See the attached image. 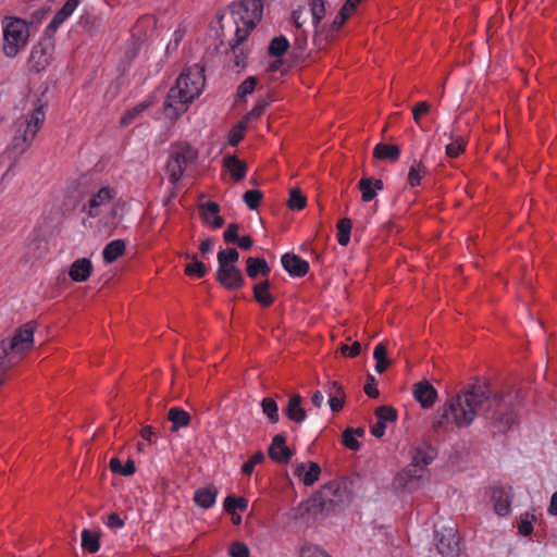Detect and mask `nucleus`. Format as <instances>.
Listing matches in <instances>:
<instances>
[{"label": "nucleus", "mask_w": 557, "mask_h": 557, "mask_svg": "<svg viewBox=\"0 0 557 557\" xmlns=\"http://www.w3.org/2000/svg\"><path fill=\"white\" fill-rule=\"evenodd\" d=\"M346 20L347 17L343 13L338 12L331 24V32H337Z\"/></svg>", "instance_id": "69168bd1"}, {"label": "nucleus", "mask_w": 557, "mask_h": 557, "mask_svg": "<svg viewBox=\"0 0 557 557\" xmlns=\"http://www.w3.org/2000/svg\"><path fill=\"white\" fill-rule=\"evenodd\" d=\"M386 354H387L386 347L383 343H381L375 346V348L373 350V358L375 360L387 359Z\"/></svg>", "instance_id": "338daca9"}, {"label": "nucleus", "mask_w": 557, "mask_h": 557, "mask_svg": "<svg viewBox=\"0 0 557 557\" xmlns=\"http://www.w3.org/2000/svg\"><path fill=\"white\" fill-rule=\"evenodd\" d=\"M293 473L306 486L312 485L318 481L321 468L317 462H298L293 467Z\"/></svg>", "instance_id": "dca6fc26"}, {"label": "nucleus", "mask_w": 557, "mask_h": 557, "mask_svg": "<svg viewBox=\"0 0 557 557\" xmlns=\"http://www.w3.org/2000/svg\"><path fill=\"white\" fill-rule=\"evenodd\" d=\"M281 261L284 270L290 275L304 276L309 271V263L294 253H285Z\"/></svg>", "instance_id": "6ab92c4d"}, {"label": "nucleus", "mask_w": 557, "mask_h": 557, "mask_svg": "<svg viewBox=\"0 0 557 557\" xmlns=\"http://www.w3.org/2000/svg\"><path fill=\"white\" fill-rule=\"evenodd\" d=\"M364 393L371 398H376L379 396V389L373 375L368 376V382L364 385Z\"/></svg>", "instance_id": "13d9d810"}, {"label": "nucleus", "mask_w": 557, "mask_h": 557, "mask_svg": "<svg viewBox=\"0 0 557 557\" xmlns=\"http://www.w3.org/2000/svg\"><path fill=\"white\" fill-rule=\"evenodd\" d=\"M513 406L512 396L491 395L485 383L476 382L438 410L433 426L436 430H446L453 425L462 429L469 426L476 414H481L492 420L500 431H505L518 421Z\"/></svg>", "instance_id": "f257e3e1"}, {"label": "nucleus", "mask_w": 557, "mask_h": 557, "mask_svg": "<svg viewBox=\"0 0 557 557\" xmlns=\"http://www.w3.org/2000/svg\"><path fill=\"white\" fill-rule=\"evenodd\" d=\"M44 121V110L36 108L15 122L14 136L5 150L9 159L16 160L30 147Z\"/></svg>", "instance_id": "7ed1b4c3"}, {"label": "nucleus", "mask_w": 557, "mask_h": 557, "mask_svg": "<svg viewBox=\"0 0 557 557\" xmlns=\"http://www.w3.org/2000/svg\"><path fill=\"white\" fill-rule=\"evenodd\" d=\"M486 495L493 504L494 512L504 517L511 511L513 498L512 487L504 484H494L487 487Z\"/></svg>", "instance_id": "9d476101"}, {"label": "nucleus", "mask_w": 557, "mask_h": 557, "mask_svg": "<svg viewBox=\"0 0 557 557\" xmlns=\"http://www.w3.org/2000/svg\"><path fill=\"white\" fill-rule=\"evenodd\" d=\"M228 14L235 24V48L240 45L249 33L261 21L263 14V0H238L228 7Z\"/></svg>", "instance_id": "20e7f679"}, {"label": "nucleus", "mask_w": 557, "mask_h": 557, "mask_svg": "<svg viewBox=\"0 0 557 557\" xmlns=\"http://www.w3.org/2000/svg\"><path fill=\"white\" fill-rule=\"evenodd\" d=\"M262 412L267 416L271 423H276L280 420L278 407L274 399L263 398L261 401Z\"/></svg>", "instance_id": "c03bdc74"}, {"label": "nucleus", "mask_w": 557, "mask_h": 557, "mask_svg": "<svg viewBox=\"0 0 557 557\" xmlns=\"http://www.w3.org/2000/svg\"><path fill=\"white\" fill-rule=\"evenodd\" d=\"M198 159V150L187 143H178L172 147L166 164L170 181L177 183L185 171Z\"/></svg>", "instance_id": "0eeeda50"}, {"label": "nucleus", "mask_w": 557, "mask_h": 557, "mask_svg": "<svg viewBox=\"0 0 557 557\" xmlns=\"http://www.w3.org/2000/svg\"><path fill=\"white\" fill-rule=\"evenodd\" d=\"M106 524L110 529H122L125 522L117 513H111L108 517Z\"/></svg>", "instance_id": "052dcab7"}, {"label": "nucleus", "mask_w": 557, "mask_h": 557, "mask_svg": "<svg viewBox=\"0 0 557 557\" xmlns=\"http://www.w3.org/2000/svg\"><path fill=\"white\" fill-rule=\"evenodd\" d=\"M239 259V253L234 248L222 249L218 252V264L235 265Z\"/></svg>", "instance_id": "49530a36"}, {"label": "nucleus", "mask_w": 557, "mask_h": 557, "mask_svg": "<svg viewBox=\"0 0 557 557\" xmlns=\"http://www.w3.org/2000/svg\"><path fill=\"white\" fill-rule=\"evenodd\" d=\"M326 394L332 411H339L343 408L345 398L343 386L336 381L330 382L326 386Z\"/></svg>", "instance_id": "cd10ccee"}, {"label": "nucleus", "mask_w": 557, "mask_h": 557, "mask_svg": "<svg viewBox=\"0 0 557 557\" xmlns=\"http://www.w3.org/2000/svg\"><path fill=\"white\" fill-rule=\"evenodd\" d=\"M263 460V454L258 451L253 454L248 461H246L242 467V472L245 474H251L256 465L260 463Z\"/></svg>", "instance_id": "603ef678"}, {"label": "nucleus", "mask_w": 557, "mask_h": 557, "mask_svg": "<svg viewBox=\"0 0 557 557\" xmlns=\"http://www.w3.org/2000/svg\"><path fill=\"white\" fill-rule=\"evenodd\" d=\"M248 508V500L244 497L227 496L224 499V509L233 513L236 509L245 511Z\"/></svg>", "instance_id": "a18cd8bd"}, {"label": "nucleus", "mask_w": 557, "mask_h": 557, "mask_svg": "<svg viewBox=\"0 0 557 557\" xmlns=\"http://www.w3.org/2000/svg\"><path fill=\"white\" fill-rule=\"evenodd\" d=\"M92 269V263L88 258H79L71 264L69 276L73 282H85L91 275Z\"/></svg>", "instance_id": "aec40b11"}, {"label": "nucleus", "mask_w": 557, "mask_h": 557, "mask_svg": "<svg viewBox=\"0 0 557 557\" xmlns=\"http://www.w3.org/2000/svg\"><path fill=\"white\" fill-rule=\"evenodd\" d=\"M289 48V41L287 40V38L285 36H277V37H274L270 45H269V54L273 55V57H281L283 55L287 49Z\"/></svg>", "instance_id": "79ce46f5"}, {"label": "nucleus", "mask_w": 557, "mask_h": 557, "mask_svg": "<svg viewBox=\"0 0 557 557\" xmlns=\"http://www.w3.org/2000/svg\"><path fill=\"white\" fill-rule=\"evenodd\" d=\"M351 220L348 218H344L339 220L337 224V242L341 246H346L350 239V231H351Z\"/></svg>", "instance_id": "37998d69"}, {"label": "nucleus", "mask_w": 557, "mask_h": 557, "mask_svg": "<svg viewBox=\"0 0 557 557\" xmlns=\"http://www.w3.org/2000/svg\"><path fill=\"white\" fill-rule=\"evenodd\" d=\"M536 517L531 511H524L519 517L518 531L523 536H529L533 532V522Z\"/></svg>", "instance_id": "a19ab883"}, {"label": "nucleus", "mask_w": 557, "mask_h": 557, "mask_svg": "<svg viewBox=\"0 0 557 557\" xmlns=\"http://www.w3.org/2000/svg\"><path fill=\"white\" fill-rule=\"evenodd\" d=\"M206 84L203 67L195 64L180 75L164 101V114L169 119H177L188 106L202 92Z\"/></svg>", "instance_id": "f03ea898"}, {"label": "nucleus", "mask_w": 557, "mask_h": 557, "mask_svg": "<svg viewBox=\"0 0 557 557\" xmlns=\"http://www.w3.org/2000/svg\"><path fill=\"white\" fill-rule=\"evenodd\" d=\"M310 14L312 18V25L315 29V34L319 33L321 21L326 14V5L324 0H312L309 4Z\"/></svg>", "instance_id": "72a5a7b5"}, {"label": "nucleus", "mask_w": 557, "mask_h": 557, "mask_svg": "<svg viewBox=\"0 0 557 557\" xmlns=\"http://www.w3.org/2000/svg\"><path fill=\"white\" fill-rule=\"evenodd\" d=\"M343 444L351 450H357L359 448L360 444L358 442V437L355 435V432H352V429H347L344 431Z\"/></svg>", "instance_id": "3c124183"}, {"label": "nucleus", "mask_w": 557, "mask_h": 557, "mask_svg": "<svg viewBox=\"0 0 557 557\" xmlns=\"http://www.w3.org/2000/svg\"><path fill=\"white\" fill-rule=\"evenodd\" d=\"M35 326L26 323L20 326L11 337L0 342V371L1 373L15 364L23 354L34 346Z\"/></svg>", "instance_id": "39448f33"}, {"label": "nucleus", "mask_w": 557, "mask_h": 557, "mask_svg": "<svg viewBox=\"0 0 557 557\" xmlns=\"http://www.w3.org/2000/svg\"><path fill=\"white\" fill-rule=\"evenodd\" d=\"M547 512L550 516H557V492L553 493V495L550 497V503L547 508Z\"/></svg>", "instance_id": "774afa93"}, {"label": "nucleus", "mask_w": 557, "mask_h": 557, "mask_svg": "<svg viewBox=\"0 0 557 557\" xmlns=\"http://www.w3.org/2000/svg\"><path fill=\"white\" fill-rule=\"evenodd\" d=\"M436 456L435 449L428 444H420L412 450L411 462L426 469Z\"/></svg>", "instance_id": "393cba45"}, {"label": "nucleus", "mask_w": 557, "mask_h": 557, "mask_svg": "<svg viewBox=\"0 0 557 557\" xmlns=\"http://www.w3.org/2000/svg\"><path fill=\"white\" fill-rule=\"evenodd\" d=\"M110 470L113 473H117L124 476H128L135 473L136 467L132 459H128L123 466L119 458H112L109 462Z\"/></svg>", "instance_id": "c9c22d12"}, {"label": "nucleus", "mask_w": 557, "mask_h": 557, "mask_svg": "<svg viewBox=\"0 0 557 557\" xmlns=\"http://www.w3.org/2000/svg\"><path fill=\"white\" fill-rule=\"evenodd\" d=\"M270 272V268L264 259L252 258L247 259V274L249 277L255 278L258 274L267 275Z\"/></svg>", "instance_id": "f704fd0d"}, {"label": "nucleus", "mask_w": 557, "mask_h": 557, "mask_svg": "<svg viewBox=\"0 0 557 557\" xmlns=\"http://www.w3.org/2000/svg\"><path fill=\"white\" fill-rule=\"evenodd\" d=\"M223 168L225 171L230 173L231 177L236 182L242 181L246 176L247 165L236 156L224 157Z\"/></svg>", "instance_id": "a878e982"}, {"label": "nucleus", "mask_w": 557, "mask_h": 557, "mask_svg": "<svg viewBox=\"0 0 557 557\" xmlns=\"http://www.w3.org/2000/svg\"><path fill=\"white\" fill-rule=\"evenodd\" d=\"M435 545L443 557L458 555L457 531L453 525H435Z\"/></svg>", "instance_id": "9b49d317"}, {"label": "nucleus", "mask_w": 557, "mask_h": 557, "mask_svg": "<svg viewBox=\"0 0 557 557\" xmlns=\"http://www.w3.org/2000/svg\"><path fill=\"white\" fill-rule=\"evenodd\" d=\"M116 193L109 186H102L88 195L82 206V211L89 218H97L104 213L110 207Z\"/></svg>", "instance_id": "1a4fd4ad"}, {"label": "nucleus", "mask_w": 557, "mask_h": 557, "mask_svg": "<svg viewBox=\"0 0 557 557\" xmlns=\"http://www.w3.org/2000/svg\"><path fill=\"white\" fill-rule=\"evenodd\" d=\"M351 483L335 480L326 483L319 492L320 505L325 510L342 508L351 502Z\"/></svg>", "instance_id": "6e6552de"}, {"label": "nucleus", "mask_w": 557, "mask_h": 557, "mask_svg": "<svg viewBox=\"0 0 557 557\" xmlns=\"http://www.w3.org/2000/svg\"><path fill=\"white\" fill-rule=\"evenodd\" d=\"M257 81L253 76L247 77L238 87V96L246 97L251 94L256 87Z\"/></svg>", "instance_id": "5fc2aeb1"}, {"label": "nucleus", "mask_w": 557, "mask_h": 557, "mask_svg": "<svg viewBox=\"0 0 557 557\" xmlns=\"http://www.w3.org/2000/svg\"><path fill=\"white\" fill-rule=\"evenodd\" d=\"M373 156L380 160L395 162L400 157V149L395 145L377 144L373 149Z\"/></svg>", "instance_id": "2f4dec72"}, {"label": "nucleus", "mask_w": 557, "mask_h": 557, "mask_svg": "<svg viewBox=\"0 0 557 557\" xmlns=\"http://www.w3.org/2000/svg\"><path fill=\"white\" fill-rule=\"evenodd\" d=\"M269 455L277 462H287L292 458L293 451L285 445L284 435L277 434L273 437L269 448Z\"/></svg>", "instance_id": "412c9836"}, {"label": "nucleus", "mask_w": 557, "mask_h": 557, "mask_svg": "<svg viewBox=\"0 0 557 557\" xmlns=\"http://www.w3.org/2000/svg\"><path fill=\"white\" fill-rule=\"evenodd\" d=\"M231 557H249L250 552L248 546L243 542H234L228 548Z\"/></svg>", "instance_id": "8fccbe9b"}, {"label": "nucleus", "mask_w": 557, "mask_h": 557, "mask_svg": "<svg viewBox=\"0 0 557 557\" xmlns=\"http://www.w3.org/2000/svg\"><path fill=\"white\" fill-rule=\"evenodd\" d=\"M81 0H66L47 26V33H54L74 13Z\"/></svg>", "instance_id": "a211bd4d"}, {"label": "nucleus", "mask_w": 557, "mask_h": 557, "mask_svg": "<svg viewBox=\"0 0 557 557\" xmlns=\"http://www.w3.org/2000/svg\"><path fill=\"white\" fill-rule=\"evenodd\" d=\"M359 189L361 190V200L369 202L374 199L377 191L383 189V182L372 177H363L359 182Z\"/></svg>", "instance_id": "bb28decb"}, {"label": "nucleus", "mask_w": 557, "mask_h": 557, "mask_svg": "<svg viewBox=\"0 0 557 557\" xmlns=\"http://www.w3.org/2000/svg\"><path fill=\"white\" fill-rule=\"evenodd\" d=\"M412 395H413V398L424 409L432 407L437 399V391L426 380L417 382L413 385Z\"/></svg>", "instance_id": "4468645a"}, {"label": "nucleus", "mask_w": 557, "mask_h": 557, "mask_svg": "<svg viewBox=\"0 0 557 557\" xmlns=\"http://www.w3.org/2000/svg\"><path fill=\"white\" fill-rule=\"evenodd\" d=\"M238 232V225L235 223H232L227 226V228L224 231L223 237L226 243H236L239 238L237 235Z\"/></svg>", "instance_id": "4d7b16f0"}, {"label": "nucleus", "mask_w": 557, "mask_h": 557, "mask_svg": "<svg viewBox=\"0 0 557 557\" xmlns=\"http://www.w3.org/2000/svg\"><path fill=\"white\" fill-rule=\"evenodd\" d=\"M52 60V46L50 44H38L32 48L28 59V66L32 71H44Z\"/></svg>", "instance_id": "ddd939ff"}, {"label": "nucleus", "mask_w": 557, "mask_h": 557, "mask_svg": "<svg viewBox=\"0 0 557 557\" xmlns=\"http://www.w3.org/2000/svg\"><path fill=\"white\" fill-rule=\"evenodd\" d=\"M361 346L358 342H355L352 345H343L341 351L346 357H356L360 354Z\"/></svg>", "instance_id": "bf43d9fd"}, {"label": "nucleus", "mask_w": 557, "mask_h": 557, "mask_svg": "<svg viewBox=\"0 0 557 557\" xmlns=\"http://www.w3.org/2000/svg\"><path fill=\"white\" fill-rule=\"evenodd\" d=\"M300 557H329V555L318 546L305 545L300 549Z\"/></svg>", "instance_id": "864d4df0"}, {"label": "nucleus", "mask_w": 557, "mask_h": 557, "mask_svg": "<svg viewBox=\"0 0 557 557\" xmlns=\"http://www.w3.org/2000/svg\"><path fill=\"white\" fill-rule=\"evenodd\" d=\"M426 174V169L421 161L414 160L409 169L408 183L411 187L418 186Z\"/></svg>", "instance_id": "58836bf2"}, {"label": "nucleus", "mask_w": 557, "mask_h": 557, "mask_svg": "<svg viewBox=\"0 0 557 557\" xmlns=\"http://www.w3.org/2000/svg\"><path fill=\"white\" fill-rule=\"evenodd\" d=\"M190 262L185 268V273L189 276L202 277L207 274L208 270L203 262L199 261L196 256L187 255Z\"/></svg>", "instance_id": "ea45409f"}, {"label": "nucleus", "mask_w": 557, "mask_h": 557, "mask_svg": "<svg viewBox=\"0 0 557 557\" xmlns=\"http://www.w3.org/2000/svg\"><path fill=\"white\" fill-rule=\"evenodd\" d=\"M377 421L371 428V434L375 437H382L385 434L386 423L395 421L396 410L388 406H381L375 411Z\"/></svg>", "instance_id": "f3484780"}, {"label": "nucleus", "mask_w": 557, "mask_h": 557, "mask_svg": "<svg viewBox=\"0 0 557 557\" xmlns=\"http://www.w3.org/2000/svg\"><path fill=\"white\" fill-rule=\"evenodd\" d=\"M3 53L8 58L16 57L25 49L30 35V24L16 16H4L1 21Z\"/></svg>", "instance_id": "423d86ee"}, {"label": "nucleus", "mask_w": 557, "mask_h": 557, "mask_svg": "<svg viewBox=\"0 0 557 557\" xmlns=\"http://www.w3.org/2000/svg\"><path fill=\"white\" fill-rule=\"evenodd\" d=\"M425 475L426 469L410 462V465L398 474L397 480L404 487L414 490L419 486L420 482L425 479Z\"/></svg>", "instance_id": "2eb2a0df"}, {"label": "nucleus", "mask_w": 557, "mask_h": 557, "mask_svg": "<svg viewBox=\"0 0 557 557\" xmlns=\"http://www.w3.org/2000/svg\"><path fill=\"white\" fill-rule=\"evenodd\" d=\"M361 0H347L343 8L341 9V13H343L347 18L352 14V12L355 11L357 4L360 2Z\"/></svg>", "instance_id": "e2e57ef3"}, {"label": "nucleus", "mask_w": 557, "mask_h": 557, "mask_svg": "<svg viewBox=\"0 0 557 557\" xmlns=\"http://www.w3.org/2000/svg\"><path fill=\"white\" fill-rule=\"evenodd\" d=\"M306 206V197L299 189H292L288 199V207L292 210H301Z\"/></svg>", "instance_id": "de8ad7c7"}, {"label": "nucleus", "mask_w": 557, "mask_h": 557, "mask_svg": "<svg viewBox=\"0 0 557 557\" xmlns=\"http://www.w3.org/2000/svg\"><path fill=\"white\" fill-rule=\"evenodd\" d=\"M218 497V490L213 485L200 487L194 493V502L202 509H209L214 506Z\"/></svg>", "instance_id": "5701e85b"}, {"label": "nucleus", "mask_w": 557, "mask_h": 557, "mask_svg": "<svg viewBox=\"0 0 557 557\" xmlns=\"http://www.w3.org/2000/svg\"><path fill=\"white\" fill-rule=\"evenodd\" d=\"M292 17H293V21H294L296 27L297 28H302V26L306 23V18L304 16V9L302 8H298L296 10H294L293 14H292Z\"/></svg>", "instance_id": "0e129e2a"}, {"label": "nucleus", "mask_w": 557, "mask_h": 557, "mask_svg": "<svg viewBox=\"0 0 557 557\" xmlns=\"http://www.w3.org/2000/svg\"><path fill=\"white\" fill-rule=\"evenodd\" d=\"M243 126L233 128L228 136V143L231 146H236L243 139Z\"/></svg>", "instance_id": "680f3d73"}, {"label": "nucleus", "mask_w": 557, "mask_h": 557, "mask_svg": "<svg viewBox=\"0 0 557 557\" xmlns=\"http://www.w3.org/2000/svg\"><path fill=\"white\" fill-rule=\"evenodd\" d=\"M301 403L302 398L300 395H294L289 398L283 411L290 421L301 423L306 420L307 413L301 407Z\"/></svg>", "instance_id": "b1692460"}, {"label": "nucleus", "mask_w": 557, "mask_h": 557, "mask_svg": "<svg viewBox=\"0 0 557 557\" xmlns=\"http://www.w3.org/2000/svg\"><path fill=\"white\" fill-rule=\"evenodd\" d=\"M216 280L227 289H239L244 284V276L236 265L219 264Z\"/></svg>", "instance_id": "f8f14e48"}, {"label": "nucleus", "mask_w": 557, "mask_h": 557, "mask_svg": "<svg viewBox=\"0 0 557 557\" xmlns=\"http://www.w3.org/2000/svg\"><path fill=\"white\" fill-rule=\"evenodd\" d=\"M269 282L265 281L253 287V296L256 300L264 307H268L273 302V297L269 292Z\"/></svg>", "instance_id": "e433bc0d"}, {"label": "nucleus", "mask_w": 557, "mask_h": 557, "mask_svg": "<svg viewBox=\"0 0 557 557\" xmlns=\"http://www.w3.org/2000/svg\"><path fill=\"white\" fill-rule=\"evenodd\" d=\"M126 245L122 239H114L107 244L102 250V257L106 263L114 262L125 251Z\"/></svg>", "instance_id": "c756f323"}, {"label": "nucleus", "mask_w": 557, "mask_h": 557, "mask_svg": "<svg viewBox=\"0 0 557 557\" xmlns=\"http://www.w3.org/2000/svg\"><path fill=\"white\" fill-rule=\"evenodd\" d=\"M430 108L426 101H420L413 107L412 116L417 124H420L421 117L430 111Z\"/></svg>", "instance_id": "6e6d98bb"}, {"label": "nucleus", "mask_w": 557, "mask_h": 557, "mask_svg": "<svg viewBox=\"0 0 557 557\" xmlns=\"http://www.w3.org/2000/svg\"><path fill=\"white\" fill-rule=\"evenodd\" d=\"M168 419L172 422V432H176L181 428H186L190 423L189 413L180 407L171 408L168 412Z\"/></svg>", "instance_id": "c85d7f7f"}, {"label": "nucleus", "mask_w": 557, "mask_h": 557, "mask_svg": "<svg viewBox=\"0 0 557 557\" xmlns=\"http://www.w3.org/2000/svg\"><path fill=\"white\" fill-rule=\"evenodd\" d=\"M219 212L220 206L216 202L208 201L200 206V214L203 222L213 228H220L224 223Z\"/></svg>", "instance_id": "4be33fe9"}, {"label": "nucleus", "mask_w": 557, "mask_h": 557, "mask_svg": "<svg viewBox=\"0 0 557 557\" xmlns=\"http://www.w3.org/2000/svg\"><path fill=\"white\" fill-rule=\"evenodd\" d=\"M82 547L89 553H97L100 548L98 534L84 529L82 531Z\"/></svg>", "instance_id": "4c0bfd02"}, {"label": "nucleus", "mask_w": 557, "mask_h": 557, "mask_svg": "<svg viewBox=\"0 0 557 557\" xmlns=\"http://www.w3.org/2000/svg\"><path fill=\"white\" fill-rule=\"evenodd\" d=\"M153 104L152 99H146L137 103L132 109L127 110L121 117L120 124L122 126H128L134 123L138 116Z\"/></svg>", "instance_id": "7c9ffc66"}, {"label": "nucleus", "mask_w": 557, "mask_h": 557, "mask_svg": "<svg viewBox=\"0 0 557 557\" xmlns=\"http://www.w3.org/2000/svg\"><path fill=\"white\" fill-rule=\"evenodd\" d=\"M444 136H447L448 139L450 140V143L447 144L445 147L446 156L449 158L458 157L465 150V138L460 135L455 134L454 131L445 133Z\"/></svg>", "instance_id": "473e14b6"}, {"label": "nucleus", "mask_w": 557, "mask_h": 557, "mask_svg": "<svg viewBox=\"0 0 557 557\" xmlns=\"http://www.w3.org/2000/svg\"><path fill=\"white\" fill-rule=\"evenodd\" d=\"M243 198L250 210H256L262 199V193L257 189H250L244 194Z\"/></svg>", "instance_id": "09e8293b"}]
</instances>
